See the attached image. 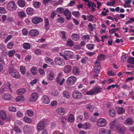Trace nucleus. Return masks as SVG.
<instances>
[{"instance_id": "423d86ee", "label": "nucleus", "mask_w": 134, "mask_h": 134, "mask_svg": "<svg viewBox=\"0 0 134 134\" xmlns=\"http://www.w3.org/2000/svg\"><path fill=\"white\" fill-rule=\"evenodd\" d=\"M65 81V79L64 78H62V73H59L56 78V82L59 84V85L62 86Z\"/></svg>"}, {"instance_id": "a19ab883", "label": "nucleus", "mask_w": 134, "mask_h": 134, "mask_svg": "<svg viewBox=\"0 0 134 134\" xmlns=\"http://www.w3.org/2000/svg\"><path fill=\"white\" fill-rule=\"evenodd\" d=\"M69 122H72L74 121V118L73 115L71 114H70L68 119Z\"/></svg>"}, {"instance_id": "09e8293b", "label": "nucleus", "mask_w": 134, "mask_h": 134, "mask_svg": "<svg viewBox=\"0 0 134 134\" xmlns=\"http://www.w3.org/2000/svg\"><path fill=\"white\" fill-rule=\"evenodd\" d=\"M63 94L64 97L67 98H69L70 97V94L67 91H63Z\"/></svg>"}, {"instance_id": "a211bd4d", "label": "nucleus", "mask_w": 134, "mask_h": 134, "mask_svg": "<svg viewBox=\"0 0 134 134\" xmlns=\"http://www.w3.org/2000/svg\"><path fill=\"white\" fill-rule=\"evenodd\" d=\"M26 12L28 15H32L34 13V10L32 8H28L26 10Z\"/></svg>"}, {"instance_id": "72a5a7b5", "label": "nucleus", "mask_w": 134, "mask_h": 134, "mask_svg": "<svg viewBox=\"0 0 134 134\" xmlns=\"http://www.w3.org/2000/svg\"><path fill=\"white\" fill-rule=\"evenodd\" d=\"M66 45L69 47H71L74 45V43L70 39H69L66 42Z\"/></svg>"}, {"instance_id": "864d4df0", "label": "nucleus", "mask_w": 134, "mask_h": 134, "mask_svg": "<svg viewBox=\"0 0 134 134\" xmlns=\"http://www.w3.org/2000/svg\"><path fill=\"white\" fill-rule=\"evenodd\" d=\"M127 62L129 63L134 64V58L132 57H130L127 60Z\"/></svg>"}, {"instance_id": "6e6d98bb", "label": "nucleus", "mask_w": 134, "mask_h": 134, "mask_svg": "<svg viewBox=\"0 0 134 134\" xmlns=\"http://www.w3.org/2000/svg\"><path fill=\"white\" fill-rule=\"evenodd\" d=\"M88 20L90 21H92L94 20V16L92 15L87 16Z\"/></svg>"}, {"instance_id": "49530a36", "label": "nucleus", "mask_w": 134, "mask_h": 134, "mask_svg": "<svg viewBox=\"0 0 134 134\" xmlns=\"http://www.w3.org/2000/svg\"><path fill=\"white\" fill-rule=\"evenodd\" d=\"M15 53V50L13 49L10 50L8 52V55L9 57H12L14 55Z\"/></svg>"}, {"instance_id": "b1692460", "label": "nucleus", "mask_w": 134, "mask_h": 134, "mask_svg": "<svg viewBox=\"0 0 134 134\" xmlns=\"http://www.w3.org/2000/svg\"><path fill=\"white\" fill-rule=\"evenodd\" d=\"M71 66L68 65L64 67L63 71L65 73H68L71 71Z\"/></svg>"}, {"instance_id": "c03bdc74", "label": "nucleus", "mask_w": 134, "mask_h": 134, "mask_svg": "<svg viewBox=\"0 0 134 134\" xmlns=\"http://www.w3.org/2000/svg\"><path fill=\"white\" fill-rule=\"evenodd\" d=\"M24 120L25 122L27 123H30L32 122V119L27 117H24Z\"/></svg>"}, {"instance_id": "473e14b6", "label": "nucleus", "mask_w": 134, "mask_h": 134, "mask_svg": "<svg viewBox=\"0 0 134 134\" xmlns=\"http://www.w3.org/2000/svg\"><path fill=\"white\" fill-rule=\"evenodd\" d=\"M18 16L21 18H24L26 15L25 13L23 11L18 12Z\"/></svg>"}, {"instance_id": "bf43d9fd", "label": "nucleus", "mask_w": 134, "mask_h": 134, "mask_svg": "<svg viewBox=\"0 0 134 134\" xmlns=\"http://www.w3.org/2000/svg\"><path fill=\"white\" fill-rule=\"evenodd\" d=\"M116 120H114L111 121L110 123V129L111 130H113L115 127Z\"/></svg>"}, {"instance_id": "58836bf2", "label": "nucleus", "mask_w": 134, "mask_h": 134, "mask_svg": "<svg viewBox=\"0 0 134 134\" xmlns=\"http://www.w3.org/2000/svg\"><path fill=\"white\" fill-rule=\"evenodd\" d=\"M26 92V90L25 88L20 89L17 91L18 94L21 95L24 93Z\"/></svg>"}, {"instance_id": "f704fd0d", "label": "nucleus", "mask_w": 134, "mask_h": 134, "mask_svg": "<svg viewBox=\"0 0 134 134\" xmlns=\"http://www.w3.org/2000/svg\"><path fill=\"white\" fill-rule=\"evenodd\" d=\"M30 45L28 43H24L23 44V47L25 49H29L30 48Z\"/></svg>"}, {"instance_id": "338daca9", "label": "nucleus", "mask_w": 134, "mask_h": 134, "mask_svg": "<svg viewBox=\"0 0 134 134\" xmlns=\"http://www.w3.org/2000/svg\"><path fill=\"white\" fill-rule=\"evenodd\" d=\"M22 32L23 35L26 36L27 35L28 31L26 28H23L22 30Z\"/></svg>"}, {"instance_id": "7c9ffc66", "label": "nucleus", "mask_w": 134, "mask_h": 134, "mask_svg": "<svg viewBox=\"0 0 134 134\" xmlns=\"http://www.w3.org/2000/svg\"><path fill=\"white\" fill-rule=\"evenodd\" d=\"M109 114L110 116L112 117H114L116 115V113L114 109L112 108H110L109 111Z\"/></svg>"}, {"instance_id": "bb28decb", "label": "nucleus", "mask_w": 134, "mask_h": 134, "mask_svg": "<svg viewBox=\"0 0 134 134\" xmlns=\"http://www.w3.org/2000/svg\"><path fill=\"white\" fill-rule=\"evenodd\" d=\"M64 54L69 58H71L73 55V53L70 51H65L64 52Z\"/></svg>"}, {"instance_id": "0eeeda50", "label": "nucleus", "mask_w": 134, "mask_h": 134, "mask_svg": "<svg viewBox=\"0 0 134 134\" xmlns=\"http://www.w3.org/2000/svg\"><path fill=\"white\" fill-rule=\"evenodd\" d=\"M106 124V120L103 118L99 119L97 122V125L99 127H102L105 126Z\"/></svg>"}, {"instance_id": "774afa93", "label": "nucleus", "mask_w": 134, "mask_h": 134, "mask_svg": "<svg viewBox=\"0 0 134 134\" xmlns=\"http://www.w3.org/2000/svg\"><path fill=\"white\" fill-rule=\"evenodd\" d=\"M31 58V55H28L26 56L25 58V60L26 62H29Z\"/></svg>"}, {"instance_id": "0e129e2a", "label": "nucleus", "mask_w": 134, "mask_h": 134, "mask_svg": "<svg viewBox=\"0 0 134 134\" xmlns=\"http://www.w3.org/2000/svg\"><path fill=\"white\" fill-rule=\"evenodd\" d=\"M9 110L10 111L15 112L16 111V109L15 107L13 106H10L9 108Z\"/></svg>"}, {"instance_id": "2f4dec72", "label": "nucleus", "mask_w": 134, "mask_h": 134, "mask_svg": "<svg viewBox=\"0 0 134 134\" xmlns=\"http://www.w3.org/2000/svg\"><path fill=\"white\" fill-rule=\"evenodd\" d=\"M90 5L88 6L89 8H90L91 7L92 10L91 11L92 12H94L95 11V9L94 8V7H96V4L93 2H92L91 1V2L90 3Z\"/></svg>"}, {"instance_id": "680f3d73", "label": "nucleus", "mask_w": 134, "mask_h": 134, "mask_svg": "<svg viewBox=\"0 0 134 134\" xmlns=\"http://www.w3.org/2000/svg\"><path fill=\"white\" fill-rule=\"evenodd\" d=\"M6 13V10L3 7H0V13L1 14H5Z\"/></svg>"}, {"instance_id": "f3484780", "label": "nucleus", "mask_w": 134, "mask_h": 134, "mask_svg": "<svg viewBox=\"0 0 134 134\" xmlns=\"http://www.w3.org/2000/svg\"><path fill=\"white\" fill-rule=\"evenodd\" d=\"M0 116L1 118L3 120H5L6 119H7V120H10V118H7L6 113L3 111H0Z\"/></svg>"}, {"instance_id": "603ef678", "label": "nucleus", "mask_w": 134, "mask_h": 134, "mask_svg": "<svg viewBox=\"0 0 134 134\" xmlns=\"http://www.w3.org/2000/svg\"><path fill=\"white\" fill-rule=\"evenodd\" d=\"M119 30V28H113L110 30H109V32L110 34H113L118 31Z\"/></svg>"}, {"instance_id": "a878e982", "label": "nucleus", "mask_w": 134, "mask_h": 134, "mask_svg": "<svg viewBox=\"0 0 134 134\" xmlns=\"http://www.w3.org/2000/svg\"><path fill=\"white\" fill-rule=\"evenodd\" d=\"M57 112L59 114L63 115L65 113L64 109L63 108H59L56 110Z\"/></svg>"}, {"instance_id": "39448f33", "label": "nucleus", "mask_w": 134, "mask_h": 134, "mask_svg": "<svg viewBox=\"0 0 134 134\" xmlns=\"http://www.w3.org/2000/svg\"><path fill=\"white\" fill-rule=\"evenodd\" d=\"M55 62L56 65L59 66H64L65 64V62L62 58L57 57L55 59Z\"/></svg>"}, {"instance_id": "052dcab7", "label": "nucleus", "mask_w": 134, "mask_h": 134, "mask_svg": "<svg viewBox=\"0 0 134 134\" xmlns=\"http://www.w3.org/2000/svg\"><path fill=\"white\" fill-rule=\"evenodd\" d=\"M66 120V118L65 117L62 116L60 118L61 122L62 124H65V122Z\"/></svg>"}, {"instance_id": "13d9d810", "label": "nucleus", "mask_w": 134, "mask_h": 134, "mask_svg": "<svg viewBox=\"0 0 134 134\" xmlns=\"http://www.w3.org/2000/svg\"><path fill=\"white\" fill-rule=\"evenodd\" d=\"M44 26L45 27H48L49 25V21L48 18H46L44 19Z\"/></svg>"}, {"instance_id": "4be33fe9", "label": "nucleus", "mask_w": 134, "mask_h": 134, "mask_svg": "<svg viewBox=\"0 0 134 134\" xmlns=\"http://www.w3.org/2000/svg\"><path fill=\"white\" fill-rule=\"evenodd\" d=\"M57 16L58 17L57 19V21L58 23L62 24L64 22L65 20L64 18L62 17L60 15L58 14Z\"/></svg>"}, {"instance_id": "cd10ccee", "label": "nucleus", "mask_w": 134, "mask_h": 134, "mask_svg": "<svg viewBox=\"0 0 134 134\" xmlns=\"http://www.w3.org/2000/svg\"><path fill=\"white\" fill-rule=\"evenodd\" d=\"M133 120L131 118H128L125 121V123L127 125H131L133 124Z\"/></svg>"}, {"instance_id": "f03ea898", "label": "nucleus", "mask_w": 134, "mask_h": 134, "mask_svg": "<svg viewBox=\"0 0 134 134\" xmlns=\"http://www.w3.org/2000/svg\"><path fill=\"white\" fill-rule=\"evenodd\" d=\"M102 88L97 86L94 87L92 89L86 92V94L88 95H93L94 94H97L101 92Z\"/></svg>"}, {"instance_id": "7ed1b4c3", "label": "nucleus", "mask_w": 134, "mask_h": 134, "mask_svg": "<svg viewBox=\"0 0 134 134\" xmlns=\"http://www.w3.org/2000/svg\"><path fill=\"white\" fill-rule=\"evenodd\" d=\"M7 9L11 11L15 10L17 8V6L14 1L9 2L7 4Z\"/></svg>"}, {"instance_id": "6e6552de", "label": "nucleus", "mask_w": 134, "mask_h": 134, "mask_svg": "<svg viewBox=\"0 0 134 134\" xmlns=\"http://www.w3.org/2000/svg\"><path fill=\"white\" fill-rule=\"evenodd\" d=\"M72 97L75 99H80L82 98V93L77 91H74L72 93Z\"/></svg>"}, {"instance_id": "ddd939ff", "label": "nucleus", "mask_w": 134, "mask_h": 134, "mask_svg": "<svg viewBox=\"0 0 134 134\" xmlns=\"http://www.w3.org/2000/svg\"><path fill=\"white\" fill-rule=\"evenodd\" d=\"M42 102L45 104H48L50 102L49 97L46 95H43L41 99Z\"/></svg>"}, {"instance_id": "4d7b16f0", "label": "nucleus", "mask_w": 134, "mask_h": 134, "mask_svg": "<svg viewBox=\"0 0 134 134\" xmlns=\"http://www.w3.org/2000/svg\"><path fill=\"white\" fill-rule=\"evenodd\" d=\"M105 57V56L104 55L100 54L98 56L97 59L99 61L102 60L104 59Z\"/></svg>"}, {"instance_id": "f8f14e48", "label": "nucleus", "mask_w": 134, "mask_h": 134, "mask_svg": "<svg viewBox=\"0 0 134 134\" xmlns=\"http://www.w3.org/2000/svg\"><path fill=\"white\" fill-rule=\"evenodd\" d=\"M66 19L67 20H69L71 18V14L70 11L67 9H66L63 13Z\"/></svg>"}, {"instance_id": "4468645a", "label": "nucleus", "mask_w": 134, "mask_h": 134, "mask_svg": "<svg viewBox=\"0 0 134 134\" xmlns=\"http://www.w3.org/2000/svg\"><path fill=\"white\" fill-rule=\"evenodd\" d=\"M38 31L36 30H30L29 34L30 36L32 37H35L39 34Z\"/></svg>"}, {"instance_id": "aec40b11", "label": "nucleus", "mask_w": 134, "mask_h": 134, "mask_svg": "<svg viewBox=\"0 0 134 134\" xmlns=\"http://www.w3.org/2000/svg\"><path fill=\"white\" fill-rule=\"evenodd\" d=\"M80 72V71L78 68L77 67H75L73 68L72 72L74 75H78L79 74Z\"/></svg>"}, {"instance_id": "5fc2aeb1", "label": "nucleus", "mask_w": 134, "mask_h": 134, "mask_svg": "<svg viewBox=\"0 0 134 134\" xmlns=\"http://www.w3.org/2000/svg\"><path fill=\"white\" fill-rule=\"evenodd\" d=\"M41 4V3L40 2L36 1L34 3V6L36 8H38L40 7Z\"/></svg>"}, {"instance_id": "5701e85b", "label": "nucleus", "mask_w": 134, "mask_h": 134, "mask_svg": "<svg viewBox=\"0 0 134 134\" xmlns=\"http://www.w3.org/2000/svg\"><path fill=\"white\" fill-rule=\"evenodd\" d=\"M18 5L21 7H24L25 5V2L23 0H18Z\"/></svg>"}, {"instance_id": "37998d69", "label": "nucleus", "mask_w": 134, "mask_h": 134, "mask_svg": "<svg viewBox=\"0 0 134 134\" xmlns=\"http://www.w3.org/2000/svg\"><path fill=\"white\" fill-rule=\"evenodd\" d=\"M99 133L100 134H107V131L105 129L101 128L99 130Z\"/></svg>"}, {"instance_id": "69168bd1", "label": "nucleus", "mask_w": 134, "mask_h": 134, "mask_svg": "<svg viewBox=\"0 0 134 134\" xmlns=\"http://www.w3.org/2000/svg\"><path fill=\"white\" fill-rule=\"evenodd\" d=\"M14 130L16 132L20 133L21 132L20 129L18 126H15L14 127Z\"/></svg>"}, {"instance_id": "c756f323", "label": "nucleus", "mask_w": 134, "mask_h": 134, "mask_svg": "<svg viewBox=\"0 0 134 134\" xmlns=\"http://www.w3.org/2000/svg\"><path fill=\"white\" fill-rule=\"evenodd\" d=\"M91 127V125L88 122L84 123L83 124V128L85 130L90 129Z\"/></svg>"}, {"instance_id": "79ce46f5", "label": "nucleus", "mask_w": 134, "mask_h": 134, "mask_svg": "<svg viewBox=\"0 0 134 134\" xmlns=\"http://www.w3.org/2000/svg\"><path fill=\"white\" fill-rule=\"evenodd\" d=\"M24 100V97L23 95L18 96L16 98V100L17 102H19L20 101Z\"/></svg>"}, {"instance_id": "6ab92c4d", "label": "nucleus", "mask_w": 134, "mask_h": 134, "mask_svg": "<svg viewBox=\"0 0 134 134\" xmlns=\"http://www.w3.org/2000/svg\"><path fill=\"white\" fill-rule=\"evenodd\" d=\"M100 64H98L96 65L94 68V72L96 74L99 73L100 70Z\"/></svg>"}, {"instance_id": "c9c22d12", "label": "nucleus", "mask_w": 134, "mask_h": 134, "mask_svg": "<svg viewBox=\"0 0 134 134\" xmlns=\"http://www.w3.org/2000/svg\"><path fill=\"white\" fill-rule=\"evenodd\" d=\"M125 109L122 107H119L117 109L118 113L119 114H122L125 112Z\"/></svg>"}, {"instance_id": "393cba45", "label": "nucleus", "mask_w": 134, "mask_h": 134, "mask_svg": "<svg viewBox=\"0 0 134 134\" xmlns=\"http://www.w3.org/2000/svg\"><path fill=\"white\" fill-rule=\"evenodd\" d=\"M71 38L73 40L75 41H77L79 40L80 37L78 34L73 33L71 35Z\"/></svg>"}, {"instance_id": "1a4fd4ad", "label": "nucleus", "mask_w": 134, "mask_h": 134, "mask_svg": "<svg viewBox=\"0 0 134 134\" xmlns=\"http://www.w3.org/2000/svg\"><path fill=\"white\" fill-rule=\"evenodd\" d=\"M45 124L43 121H40L37 124V129L39 131L43 130L45 127Z\"/></svg>"}, {"instance_id": "9d476101", "label": "nucleus", "mask_w": 134, "mask_h": 134, "mask_svg": "<svg viewBox=\"0 0 134 134\" xmlns=\"http://www.w3.org/2000/svg\"><path fill=\"white\" fill-rule=\"evenodd\" d=\"M38 98V93L35 92L33 93L31 97L30 98V102H34L36 101Z\"/></svg>"}, {"instance_id": "ea45409f", "label": "nucleus", "mask_w": 134, "mask_h": 134, "mask_svg": "<svg viewBox=\"0 0 134 134\" xmlns=\"http://www.w3.org/2000/svg\"><path fill=\"white\" fill-rule=\"evenodd\" d=\"M46 60L47 61V63L49 64L53 65L54 64V62L52 59L47 57L46 58Z\"/></svg>"}, {"instance_id": "f257e3e1", "label": "nucleus", "mask_w": 134, "mask_h": 134, "mask_svg": "<svg viewBox=\"0 0 134 134\" xmlns=\"http://www.w3.org/2000/svg\"><path fill=\"white\" fill-rule=\"evenodd\" d=\"M9 73L14 78L19 79L20 77V75L19 72L14 68L10 67L8 69Z\"/></svg>"}, {"instance_id": "3c124183", "label": "nucleus", "mask_w": 134, "mask_h": 134, "mask_svg": "<svg viewBox=\"0 0 134 134\" xmlns=\"http://www.w3.org/2000/svg\"><path fill=\"white\" fill-rule=\"evenodd\" d=\"M14 46V43L12 42H10L8 43L7 47L8 49H11L13 48Z\"/></svg>"}, {"instance_id": "8fccbe9b", "label": "nucleus", "mask_w": 134, "mask_h": 134, "mask_svg": "<svg viewBox=\"0 0 134 134\" xmlns=\"http://www.w3.org/2000/svg\"><path fill=\"white\" fill-rule=\"evenodd\" d=\"M82 38L83 40L88 42L90 39V37L88 35H85L82 36Z\"/></svg>"}, {"instance_id": "e2e57ef3", "label": "nucleus", "mask_w": 134, "mask_h": 134, "mask_svg": "<svg viewBox=\"0 0 134 134\" xmlns=\"http://www.w3.org/2000/svg\"><path fill=\"white\" fill-rule=\"evenodd\" d=\"M27 113L29 116L31 117L34 115V112L31 110H27Z\"/></svg>"}, {"instance_id": "9b49d317", "label": "nucleus", "mask_w": 134, "mask_h": 134, "mask_svg": "<svg viewBox=\"0 0 134 134\" xmlns=\"http://www.w3.org/2000/svg\"><path fill=\"white\" fill-rule=\"evenodd\" d=\"M43 21V19L40 17H35L32 19V22L34 24H37L42 22Z\"/></svg>"}, {"instance_id": "2eb2a0df", "label": "nucleus", "mask_w": 134, "mask_h": 134, "mask_svg": "<svg viewBox=\"0 0 134 134\" xmlns=\"http://www.w3.org/2000/svg\"><path fill=\"white\" fill-rule=\"evenodd\" d=\"M116 129L118 132L122 134L124 133L125 131V127L124 126H117L116 127Z\"/></svg>"}, {"instance_id": "dca6fc26", "label": "nucleus", "mask_w": 134, "mask_h": 134, "mask_svg": "<svg viewBox=\"0 0 134 134\" xmlns=\"http://www.w3.org/2000/svg\"><path fill=\"white\" fill-rule=\"evenodd\" d=\"M24 132L25 134H30L31 129L30 126L28 125H26L23 128Z\"/></svg>"}, {"instance_id": "e433bc0d", "label": "nucleus", "mask_w": 134, "mask_h": 134, "mask_svg": "<svg viewBox=\"0 0 134 134\" xmlns=\"http://www.w3.org/2000/svg\"><path fill=\"white\" fill-rule=\"evenodd\" d=\"M20 69L21 74L22 75H24L26 72V69L24 66H21L20 67Z\"/></svg>"}, {"instance_id": "412c9836", "label": "nucleus", "mask_w": 134, "mask_h": 134, "mask_svg": "<svg viewBox=\"0 0 134 134\" xmlns=\"http://www.w3.org/2000/svg\"><path fill=\"white\" fill-rule=\"evenodd\" d=\"M48 80L50 81L53 80L55 78V75L54 72L52 71H50L48 76Z\"/></svg>"}, {"instance_id": "c85d7f7f", "label": "nucleus", "mask_w": 134, "mask_h": 134, "mask_svg": "<svg viewBox=\"0 0 134 134\" xmlns=\"http://www.w3.org/2000/svg\"><path fill=\"white\" fill-rule=\"evenodd\" d=\"M11 97L10 94H3L2 96V98L5 100H8L11 98Z\"/></svg>"}, {"instance_id": "20e7f679", "label": "nucleus", "mask_w": 134, "mask_h": 134, "mask_svg": "<svg viewBox=\"0 0 134 134\" xmlns=\"http://www.w3.org/2000/svg\"><path fill=\"white\" fill-rule=\"evenodd\" d=\"M76 80V77L74 76H71L68 78L66 80V83L68 85H72L75 83Z\"/></svg>"}, {"instance_id": "a18cd8bd", "label": "nucleus", "mask_w": 134, "mask_h": 134, "mask_svg": "<svg viewBox=\"0 0 134 134\" xmlns=\"http://www.w3.org/2000/svg\"><path fill=\"white\" fill-rule=\"evenodd\" d=\"M94 44H87L86 46V48L89 50H92L94 49Z\"/></svg>"}, {"instance_id": "de8ad7c7", "label": "nucleus", "mask_w": 134, "mask_h": 134, "mask_svg": "<svg viewBox=\"0 0 134 134\" xmlns=\"http://www.w3.org/2000/svg\"><path fill=\"white\" fill-rule=\"evenodd\" d=\"M37 70L36 68L33 66L31 68L30 71L33 75H35L36 74V71Z\"/></svg>"}, {"instance_id": "4c0bfd02", "label": "nucleus", "mask_w": 134, "mask_h": 134, "mask_svg": "<svg viewBox=\"0 0 134 134\" xmlns=\"http://www.w3.org/2000/svg\"><path fill=\"white\" fill-rule=\"evenodd\" d=\"M65 10V9L62 7H59L56 9V12L60 14H63Z\"/></svg>"}]
</instances>
